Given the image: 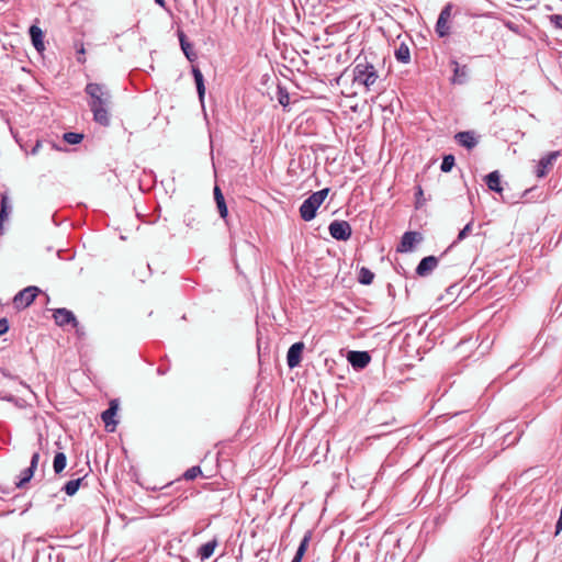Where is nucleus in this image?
<instances>
[{
    "mask_svg": "<svg viewBox=\"0 0 562 562\" xmlns=\"http://www.w3.org/2000/svg\"><path fill=\"white\" fill-rule=\"evenodd\" d=\"M85 92L90 97L88 105L93 114V121L101 126H109L111 93L108 88L104 85L90 82L86 86Z\"/></svg>",
    "mask_w": 562,
    "mask_h": 562,
    "instance_id": "f257e3e1",
    "label": "nucleus"
},
{
    "mask_svg": "<svg viewBox=\"0 0 562 562\" xmlns=\"http://www.w3.org/2000/svg\"><path fill=\"white\" fill-rule=\"evenodd\" d=\"M352 69L355 85L363 86L366 91H370L379 79L376 65L378 55L372 52H361L355 59Z\"/></svg>",
    "mask_w": 562,
    "mask_h": 562,
    "instance_id": "f03ea898",
    "label": "nucleus"
},
{
    "mask_svg": "<svg viewBox=\"0 0 562 562\" xmlns=\"http://www.w3.org/2000/svg\"><path fill=\"white\" fill-rule=\"evenodd\" d=\"M329 193V188L312 193L300 206V216L303 221L310 222L315 218L318 207Z\"/></svg>",
    "mask_w": 562,
    "mask_h": 562,
    "instance_id": "7ed1b4c3",
    "label": "nucleus"
},
{
    "mask_svg": "<svg viewBox=\"0 0 562 562\" xmlns=\"http://www.w3.org/2000/svg\"><path fill=\"white\" fill-rule=\"evenodd\" d=\"M453 9L454 4L448 2L445 4V7L441 9L439 13V16L435 25V32L440 38L447 37L451 33L450 19L452 16Z\"/></svg>",
    "mask_w": 562,
    "mask_h": 562,
    "instance_id": "20e7f679",
    "label": "nucleus"
},
{
    "mask_svg": "<svg viewBox=\"0 0 562 562\" xmlns=\"http://www.w3.org/2000/svg\"><path fill=\"white\" fill-rule=\"evenodd\" d=\"M561 156L560 150H553L542 156L536 165L535 175L537 178H544L553 168L555 161Z\"/></svg>",
    "mask_w": 562,
    "mask_h": 562,
    "instance_id": "39448f33",
    "label": "nucleus"
},
{
    "mask_svg": "<svg viewBox=\"0 0 562 562\" xmlns=\"http://www.w3.org/2000/svg\"><path fill=\"white\" fill-rule=\"evenodd\" d=\"M13 136L25 154H35V140L33 139L32 131L26 127H19L13 132Z\"/></svg>",
    "mask_w": 562,
    "mask_h": 562,
    "instance_id": "423d86ee",
    "label": "nucleus"
},
{
    "mask_svg": "<svg viewBox=\"0 0 562 562\" xmlns=\"http://www.w3.org/2000/svg\"><path fill=\"white\" fill-rule=\"evenodd\" d=\"M328 231L334 239L340 241L348 240L352 234L351 226L347 221H333L328 226Z\"/></svg>",
    "mask_w": 562,
    "mask_h": 562,
    "instance_id": "0eeeda50",
    "label": "nucleus"
},
{
    "mask_svg": "<svg viewBox=\"0 0 562 562\" xmlns=\"http://www.w3.org/2000/svg\"><path fill=\"white\" fill-rule=\"evenodd\" d=\"M35 301V285H29L18 292L13 297V305L16 310H24Z\"/></svg>",
    "mask_w": 562,
    "mask_h": 562,
    "instance_id": "6e6552de",
    "label": "nucleus"
},
{
    "mask_svg": "<svg viewBox=\"0 0 562 562\" xmlns=\"http://www.w3.org/2000/svg\"><path fill=\"white\" fill-rule=\"evenodd\" d=\"M423 240V236L418 232H405L401 238V243L397 246L398 252L412 251L416 244Z\"/></svg>",
    "mask_w": 562,
    "mask_h": 562,
    "instance_id": "1a4fd4ad",
    "label": "nucleus"
},
{
    "mask_svg": "<svg viewBox=\"0 0 562 562\" xmlns=\"http://www.w3.org/2000/svg\"><path fill=\"white\" fill-rule=\"evenodd\" d=\"M53 318L55 324L59 327H65L67 325L77 326V318L75 314L65 307L54 310Z\"/></svg>",
    "mask_w": 562,
    "mask_h": 562,
    "instance_id": "9d476101",
    "label": "nucleus"
},
{
    "mask_svg": "<svg viewBox=\"0 0 562 562\" xmlns=\"http://www.w3.org/2000/svg\"><path fill=\"white\" fill-rule=\"evenodd\" d=\"M452 66V77L450 79L452 85H465L469 80V67L467 65H460L456 59L450 60Z\"/></svg>",
    "mask_w": 562,
    "mask_h": 562,
    "instance_id": "9b49d317",
    "label": "nucleus"
},
{
    "mask_svg": "<svg viewBox=\"0 0 562 562\" xmlns=\"http://www.w3.org/2000/svg\"><path fill=\"white\" fill-rule=\"evenodd\" d=\"M348 362L356 370L364 369L371 361V356L368 351L352 350L347 355Z\"/></svg>",
    "mask_w": 562,
    "mask_h": 562,
    "instance_id": "f8f14e48",
    "label": "nucleus"
},
{
    "mask_svg": "<svg viewBox=\"0 0 562 562\" xmlns=\"http://www.w3.org/2000/svg\"><path fill=\"white\" fill-rule=\"evenodd\" d=\"M119 411V404L116 400H112L109 407L101 414V418L105 425L108 431H114L117 425V420L114 419Z\"/></svg>",
    "mask_w": 562,
    "mask_h": 562,
    "instance_id": "ddd939ff",
    "label": "nucleus"
},
{
    "mask_svg": "<svg viewBox=\"0 0 562 562\" xmlns=\"http://www.w3.org/2000/svg\"><path fill=\"white\" fill-rule=\"evenodd\" d=\"M439 258L436 256L424 257L416 268V274L419 277H427L437 268Z\"/></svg>",
    "mask_w": 562,
    "mask_h": 562,
    "instance_id": "4468645a",
    "label": "nucleus"
},
{
    "mask_svg": "<svg viewBox=\"0 0 562 562\" xmlns=\"http://www.w3.org/2000/svg\"><path fill=\"white\" fill-rule=\"evenodd\" d=\"M304 344L302 341L293 344L286 353V363L290 369L297 367L302 360Z\"/></svg>",
    "mask_w": 562,
    "mask_h": 562,
    "instance_id": "2eb2a0df",
    "label": "nucleus"
},
{
    "mask_svg": "<svg viewBox=\"0 0 562 562\" xmlns=\"http://www.w3.org/2000/svg\"><path fill=\"white\" fill-rule=\"evenodd\" d=\"M454 138L460 146L465 147L467 149L474 148L479 143L473 131L459 132L456 134Z\"/></svg>",
    "mask_w": 562,
    "mask_h": 562,
    "instance_id": "dca6fc26",
    "label": "nucleus"
},
{
    "mask_svg": "<svg viewBox=\"0 0 562 562\" xmlns=\"http://www.w3.org/2000/svg\"><path fill=\"white\" fill-rule=\"evenodd\" d=\"M34 472H35V452L31 457L30 467L24 469L21 472L19 480L15 482V486L19 488L24 487V485L26 483H29L31 481V479L33 477Z\"/></svg>",
    "mask_w": 562,
    "mask_h": 562,
    "instance_id": "f3484780",
    "label": "nucleus"
},
{
    "mask_svg": "<svg viewBox=\"0 0 562 562\" xmlns=\"http://www.w3.org/2000/svg\"><path fill=\"white\" fill-rule=\"evenodd\" d=\"M178 37L180 42L181 49L184 54V56L190 60L193 61L196 59V53L193 50V45L188 41L186 34L183 31H178Z\"/></svg>",
    "mask_w": 562,
    "mask_h": 562,
    "instance_id": "a211bd4d",
    "label": "nucleus"
},
{
    "mask_svg": "<svg viewBox=\"0 0 562 562\" xmlns=\"http://www.w3.org/2000/svg\"><path fill=\"white\" fill-rule=\"evenodd\" d=\"M192 75H193V78H194V82H195L199 100L203 104L204 95H205V85H204L203 74L201 72V70L198 67L193 66L192 67Z\"/></svg>",
    "mask_w": 562,
    "mask_h": 562,
    "instance_id": "6ab92c4d",
    "label": "nucleus"
},
{
    "mask_svg": "<svg viewBox=\"0 0 562 562\" xmlns=\"http://www.w3.org/2000/svg\"><path fill=\"white\" fill-rule=\"evenodd\" d=\"M217 546H218V541L216 538L203 543L198 549V557L200 558V560L205 561V560L210 559L213 555Z\"/></svg>",
    "mask_w": 562,
    "mask_h": 562,
    "instance_id": "aec40b11",
    "label": "nucleus"
},
{
    "mask_svg": "<svg viewBox=\"0 0 562 562\" xmlns=\"http://www.w3.org/2000/svg\"><path fill=\"white\" fill-rule=\"evenodd\" d=\"M10 213L11 205L9 199L5 194H2L0 201V236L4 233L3 223L9 218Z\"/></svg>",
    "mask_w": 562,
    "mask_h": 562,
    "instance_id": "412c9836",
    "label": "nucleus"
},
{
    "mask_svg": "<svg viewBox=\"0 0 562 562\" xmlns=\"http://www.w3.org/2000/svg\"><path fill=\"white\" fill-rule=\"evenodd\" d=\"M213 193H214V200H215L220 216L225 220L228 215V210H227V205L225 202V198H224L222 190L220 189L218 186L214 187Z\"/></svg>",
    "mask_w": 562,
    "mask_h": 562,
    "instance_id": "4be33fe9",
    "label": "nucleus"
},
{
    "mask_svg": "<svg viewBox=\"0 0 562 562\" xmlns=\"http://www.w3.org/2000/svg\"><path fill=\"white\" fill-rule=\"evenodd\" d=\"M485 182L491 191H494L496 193L503 192V188L501 186V175L497 170L490 172L485 177Z\"/></svg>",
    "mask_w": 562,
    "mask_h": 562,
    "instance_id": "5701e85b",
    "label": "nucleus"
},
{
    "mask_svg": "<svg viewBox=\"0 0 562 562\" xmlns=\"http://www.w3.org/2000/svg\"><path fill=\"white\" fill-rule=\"evenodd\" d=\"M394 56L397 61L402 64H408L411 61V50L407 44L401 43L394 52Z\"/></svg>",
    "mask_w": 562,
    "mask_h": 562,
    "instance_id": "b1692460",
    "label": "nucleus"
},
{
    "mask_svg": "<svg viewBox=\"0 0 562 562\" xmlns=\"http://www.w3.org/2000/svg\"><path fill=\"white\" fill-rule=\"evenodd\" d=\"M85 479H86V475L68 481L63 486L61 491H64L68 496H74L78 492V490L81 486Z\"/></svg>",
    "mask_w": 562,
    "mask_h": 562,
    "instance_id": "393cba45",
    "label": "nucleus"
},
{
    "mask_svg": "<svg viewBox=\"0 0 562 562\" xmlns=\"http://www.w3.org/2000/svg\"><path fill=\"white\" fill-rule=\"evenodd\" d=\"M67 465V457L64 452H57L54 457L53 468L56 474L61 473Z\"/></svg>",
    "mask_w": 562,
    "mask_h": 562,
    "instance_id": "a878e982",
    "label": "nucleus"
},
{
    "mask_svg": "<svg viewBox=\"0 0 562 562\" xmlns=\"http://www.w3.org/2000/svg\"><path fill=\"white\" fill-rule=\"evenodd\" d=\"M311 539H312V531L307 530L305 532V535L303 536L294 557H299L300 559L303 558V555L305 554V552L307 550Z\"/></svg>",
    "mask_w": 562,
    "mask_h": 562,
    "instance_id": "bb28decb",
    "label": "nucleus"
},
{
    "mask_svg": "<svg viewBox=\"0 0 562 562\" xmlns=\"http://www.w3.org/2000/svg\"><path fill=\"white\" fill-rule=\"evenodd\" d=\"M277 99L279 103L285 110L290 103V94L284 86L278 85L277 87Z\"/></svg>",
    "mask_w": 562,
    "mask_h": 562,
    "instance_id": "cd10ccee",
    "label": "nucleus"
},
{
    "mask_svg": "<svg viewBox=\"0 0 562 562\" xmlns=\"http://www.w3.org/2000/svg\"><path fill=\"white\" fill-rule=\"evenodd\" d=\"M373 279H374V273L370 269L362 267L359 270V274H358L359 283H361L363 285H369L373 282Z\"/></svg>",
    "mask_w": 562,
    "mask_h": 562,
    "instance_id": "c85d7f7f",
    "label": "nucleus"
},
{
    "mask_svg": "<svg viewBox=\"0 0 562 562\" xmlns=\"http://www.w3.org/2000/svg\"><path fill=\"white\" fill-rule=\"evenodd\" d=\"M472 228H473V221H470L458 234L457 236V239L449 246L448 249L452 248L453 246H456L458 243L462 241L463 239H465L471 233H472Z\"/></svg>",
    "mask_w": 562,
    "mask_h": 562,
    "instance_id": "c756f323",
    "label": "nucleus"
},
{
    "mask_svg": "<svg viewBox=\"0 0 562 562\" xmlns=\"http://www.w3.org/2000/svg\"><path fill=\"white\" fill-rule=\"evenodd\" d=\"M63 139L70 145H77L81 143V140L83 139V134L76 132H67L64 134Z\"/></svg>",
    "mask_w": 562,
    "mask_h": 562,
    "instance_id": "7c9ffc66",
    "label": "nucleus"
},
{
    "mask_svg": "<svg viewBox=\"0 0 562 562\" xmlns=\"http://www.w3.org/2000/svg\"><path fill=\"white\" fill-rule=\"evenodd\" d=\"M453 166H454V156L453 155L443 156L441 165H440V170L442 172H449L452 170Z\"/></svg>",
    "mask_w": 562,
    "mask_h": 562,
    "instance_id": "2f4dec72",
    "label": "nucleus"
},
{
    "mask_svg": "<svg viewBox=\"0 0 562 562\" xmlns=\"http://www.w3.org/2000/svg\"><path fill=\"white\" fill-rule=\"evenodd\" d=\"M202 475V470L199 465H194L189 468L182 475V477L187 481H192L198 476Z\"/></svg>",
    "mask_w": 562,
    "mask_h": 562,
    "instance_id": "473e14b6",
    "label": "nucleus"
},
{
    "mask_svg": "<svg viewBox=\"0 0 562 562\" xmlns=\"http://www.w3.org/2000/svg\"><path fill=\"white\" fill-rule=\"evenodd\" d=\"M548 20L553 27L562 30V14H551Z\"/></svg>",
    "mask_w": 562,
    "mask_h": 562,
    "instance_id": "72a5a7b5",
    "label": "nucleus"
},
{
    "mask_svg": "<svg viewBox=\"0 0 562 562\" xmlns=\"http://www.w3.org/2000/svg\"><path fill=\"white\" fill-rule=\"evenodd\" d=\"M415 190H416L415 191L416 204H417V207H418V206H422L425 203V199L423 198L424 192H423L422 186H419V184L415 188Z\"/></svg>",
    "mask_w": 562,
    "mask_h": 562,
    "instance_id": "f704fd0d",
    "label": "nucleus"
},
{
    "mask_svg": "<svg viewBox=\"0 0 562 562\" xmlns=\"http://www.w3.org/2000/svg\"><path fill=\"white\" fill-rule=\"evenodd\" d=\"M184 222L188 227L194 228L198 226L199 222L195 221L194 216L192 215V211H189L184 216Z\"/></svg>",
    "mask_w": 562,
    "mask_h": 562,
    "instance_id": "c9c22d12",
    "label": "nucleus"
},
{
    "mask_svg": "<svg viewBox=\"0 0 562 562\" xmlns=\"http://www.w3.org/2000/svg\"><path fill=\"white\" fill-rule=\"evenodd\" d=\"M44 34L40 27H37V53H42L45 49L44 46Z\"/></svg>",
    "mask_w": 562,
    "mask_h": 562,
    "instance_id": "e433bc0d",
    "label": "nucleus"
},
{
    "mask_svg": "<svg viewBox=\"0 0 562 562\" xmlns=\"http://www.w3.org/2000/svg\"><path fill=\"white\" fill-rule=\"evenodd\" d=\"M71 328L75 329L76 335L79 339H82L86 336V331L83 326L80 325V323L77 321V326H71Z\"/></svg>",
    "mask_w": 562,
    "mask_h": 562,
    "instance_id": "4c0bfd02",
    "label": "nucleus"
},
{
    "mask_svg": "<svg viewBox=\"0 0 562 562\" xmlns=\"http://www.w3.org/2000/svg\"><path fill=\"white\" fill-rule=\"evenodd\" d=\"M9 330V322L7 318H0V336L7 334Z\"/></svg>",
    "mask_w": 562,
    "mask_h": 562,
    "instance_id": "58836bf2",
    "label": "nucleus"
},
{
    "mask_svg": "<svg viewBox=\"0 0 562 562\" xmlns=\"http://www.w3.org/2000/svg\"><path fill=\"white\" fill-rule=\"evenodd\" d=\"M504 26L514 33H519V26L512 21H504Z\"/></svg>",
    "mask_w": 562,
    "mask_h": 562,
    "instance_id": "ea45409f",
    "label": "nucleus"
},
{
    "mask_svg": "<svg viewBox=\"0 0 562 562\" xmlns=\"http://www.w3.org/2000/svg\"><path fill=\"white\" fill-rule=\"evenodd\" d=\"M35 35H36V32H35V22L32 23L30 26H29V36H30V41L32 43V45L35 47Z\"/></svg>",
    "mask_w": 562,
    "mask_h": 562,
    "instance_id": "a19ab883",
    "label": "nucleus"
},
{
    "mask_svg": "<svg viewBox=\"0 0 562 562\" xmlns=\"http://www.w3.org/2000/svg\"><path fill=\"white\" fill-rule=\"evenodd\" d=\"M77 61L79 64H85L86 63L83 45H81L80 48L77 50Z\"/></svg>",
    "mask_w": 562,
    "mask_h": 562,
    "instance_id": "79ce46f5",
    "label": "nucleus"
},
{
    "mask_svg": "<svg viewBox=\"0 0 562 562\" xmlns=\"http://www.w3.org/2000/svg\"><path fill=\"white\" fill-rule=\"evenodd\" d=\"M36 292L37 296L43 295L46 299V302L49 301L48 296L40 288L36 289Z\"/></svg>",
    "mask_w": 562,
    "mask_h": 562,
    "instance_id": "37998d69",
    "label": "nucleus"
},
{
    "mask_svg": "<svg viewBox=\"0 0 562 562\" xmlns=\"http://www.w3.org/2000/svg\"><path fill=\"white\" fill-rule=\"evenodd\" d=\"M155 2L157 4H159L160 7H165V3H166L165 0H155Z\"/></svg>",
    "mask_w": 562,
    "mask_h": 562,
    "instance_id": "c03bdc74",
    "label": "nucleus"
},
{
    "mask_svg": "<svg viewBox=\"0 0 562 562\" xmlns=\"http://www.w3.org/2000/svg\"><path fill=\"white\" fill-rule=\"evenodd\" d=\"M301 561H302V559H300L299 557H293L291 562H301Z\"/></svg>",
    "mask_w": 562,
    "mask_h": 562,
    "instance_id": "a18cd8bd",
    "label": "nucleus"
},
{
    "mask_svg": "<svg viewBox=\"0 0 562 562\" xmlns=\"http://www.w3.org/2000/svg\"><path fill=\"white\" fill-rule=\"evenodd\" d=\"M36 146H37V150H38V149H40V147H41V143H40L38 140H37V143H36Z\"/></svg>",
    "mask_w": 562,
    "mask_h": 562,
    "instance_id": "49530a36",
    "label": "nucleus"
},
{
    "mask_svg": "<svg viewBox=\"0 0 562 562\" xmlns=\"http://www.w3.org/2000/svg\"><path fill=\"white\" fill-rule=\"evenodd\" d=\"M32 562H35V560L33 559Z\"/></svg>",
    "mask_w": 562,
    "mask_h": 562,
    "instance_id": "de8ad7c7",
    "label": "nucleus"
}]
</instances>
